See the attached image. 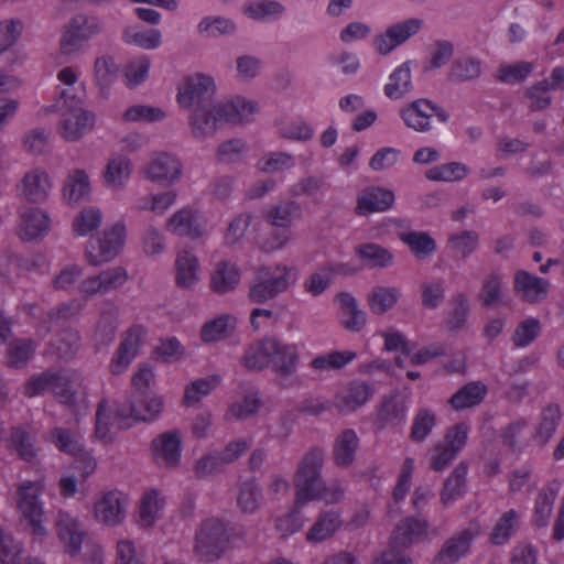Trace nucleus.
<instances>
[{"label": "nucleus", "instance_id": "5", "mask_svg": "<svg viewBox=\"0 0 564 564\" xmlns=\"http://www.w3.org/2000/svg\"><path fill=\"white\" fill-rule=\"evenodd\" d=\"M101 20L91 14L77 13L64 25L58 43L59 56H73L79 53L85 44L101 33Z\"/></svg>", "mask_w": 564, "mask_h": 564}, {"label": "nucleus", "instance_id": "27", "mask_svg": "<svg viewBox=\"0 0 564 564\" xmlns=\"http://www.w3.org/2000/svg\"><path fill=\"white\" fill-rule=\"evenodd\" d=\"M395 200L393 191L383 187H367L357 197L356 213L369 215L386 212L392 207Z\"/></svg>", "mask_w": 564, "mask_h": 564}, {"label": "nucleus", "instance_id": "51", "mask_svg": "<svg viewBox=\"0 0 564 564\" xmlns=\"http://www.w3.org/2000/svg\"><path fill=\"white\" fill-rule=\"evenodd\" d=\"M119 326V307L109 302L100 313L99 321L96 326V338L102 345L110 344L117 333Z\"/></svg>", "mask_w": 564, "mask_h": 564}, {"label": "nucleus", "instance_id": "22", "mask_svg": "<svg viewBox=\"0 0 564 564\" xmlns=\"http://www.w3.org/2000/svg\"><path fill=\"white\" fill-rule=\"evenodd\" d=\"M55 528L64 551L70 556L78 555L86 536V532L78 518L66 511H58Z\"/></svg>", "mask_w": 564, "mask_h": 564}, {"label": "nucleus", "instance_id": "16", "mask_svg": "<svg viewBox=\"0 0 564 564\" xmlns=\"http://www.w3.org/2000/svg\"><path fill=\"white\" fill-rule=\"evenodd\" d=\"M480 523L471 521L466 528L454 533L444 542L435 555L433 564H456L468 554L473 541L480 534Z\"/></svg>", "mask_w": 564, "mask_h": 564}, {"label": "nucleus", "instance_id": "33", "mask_svg": "<svg viewBox=\"0 0 564 564\" xmlns=\"http://www.w3.org/2000/svg\"><path fill=\"white\" fill-rule=\"evenodd\" d=\"M435 105L427 99H417L401 109V118L406 127L417 132L431 129V119L434 117Z\"/></svg>", "mask_w": 564, "mask_h": 564}, {"label": "nucleus", "instance_id": "3", "mask_svg": "<svg viewBox=\"0 0 564 564\" xmlns=\"http://www.w3.org/2000/svg\"><path fill=\"white\" fill-rule=\"evenodd\" d=\"M324 453L319 448L310 451L299 465L294 477L295 506L302 508L306 503L319 499L327 505L336 503L344 497L339 484L326 485L321 479Z\"/></svg>", "mask_w": 564, "mask_h": 564}, {"label": "nucleus", "instance_id": "1", "mask_svg": "<svg viewBox=\"0 0 564 564\" xmlns=\"http://www.w3.org/2000/svg\"><path fill=\"white\" fill-rule=\"evenodd\" d=\"M45 391H51L59 403L68 406L74 412L77 423L89 411L83 378L76 371H45L31 377L24 388L28 397H36Z\"/></svg>", "mask_w": 564, "mask_h": 564}, {"label": "nucleus", "instance_id": "7", "mask_svg": "<svg viewBox=\"0 0 564 564\" xmlns=\"http://www.w3.org/2000/svg\"><path fill=\"white\" fill-rule=\"evenodd\" d=\"M228 543L226 524L220 519H206L196 530L194 552L200 561L214 562L226 553Z\"/></svg>", "mask_w": 564, "mask_h": 564}, {"label": "nucleus", "instance_id": "38", "mask_svg": "<svg viewBox=\"0 0 564 564\" xmlns=\"http://www.w3.org/2000/svg\"><path fill=\"white\" fill-rule=\"evenodd\" d=\"M276 348L272 352L271 367L280 378L292 375L299 365L300 355L296 344H288L275 339Z\"/></svg>", "mask_w": 564, "mask_h": 564}, {"label": "nucleus", "instance_id": "63", "mask_svg": "<svg viewBox=\"0 0 564 564\" xmlns=\"http://www.w3.org/2000/svg\"><path fill=\"white\" fill-rule=\"evenodd\" d=\"M301 216V207L295 202H284L264 212L265 219L275 227L286 229L294 219Z\"/></svg>", "mask_w": 564, "mask_h": 564}, {"label": "nucleus", "instance_id": "30", "mask_svg": "<svg viewBox=\"0 0 564 564\" xmlns=\"http://www.w3.org/2000/svg\"><path fill=\"white\" fill-rule=\"evenodd\" d=\"M550 289L547 280L520 270L514 275V290L528 303H539L546 299Z\"/></svg>", "mask_w": 564, "mask_h": 564}, {"label": "nucleus", "instance_id": "12", "mask_svg": "<svg viewBox=\"0 0 564 564\" xmlns=\"http://www.w3.org/2000/svg\"><path fill=\"white\" fill-rule=\"evenodd\" d=\"M163 409V400L156 394L133 393L132 400L117 406V420L120 426H131L135 422H152Z\"/></svg>", "mask_w": 564, "mask_h": 564}, {"label": "nucleus", "instance_id": "24", "mask_svg": "<svg viewBox=\"0 0 564 564\" xmlns=\"http://www.w3.org/2000/svg\"><path fill=\"white\" fill-rule=\"evenodd\" d=\"M48 213L39 207H30L21 213L17 235L23 241H35L45 237L51 229Z\"/></svg>", "mask_w": 564, "mask_h": 564}, {"label": "nucleus", "instance_id": "26", "mask_svg": "<svg viewBox=\"0 0 564 564\" xmlns=\"http://www.w3.org/2000/svg\"><path fill=\"white\" fill-rule=\"evenodd\" d=\"M373 394V387L361 380H352L341 386L335 395L336 408L341 413H349L358 410Z\"/></svg>", "mask_w": 564, "mask_h": 564}, {"label": "nucleus", "instance_id": "40", "mask_svg": "<svg viewBox=\"0 0 564 564\" xmlns=\"http://www.w3.org/2000/svg\"><path fill=\"white\" fill-rule=\"evenodd\" d=\"M337 301L341 307L340 324L349 332H360L367 323V314L359 308L356 297L350 293L341 292L337 295Z\"/></svg>", "mask_w": 564, "mask_h": 564}, {"label": "nucleus", "instance_id": "57", "mask_svg": "<svg viewBox=\"0 0 564 564\" xmlns=\"http://www.w3.org/2000/svg\"><path fill=\"white\" fill-rule=\"evenodd\" d=\"M411 87L410 63L405 62L390 74L388 83L384 85V94L390 99H399L409 93Z\"/></svg>", "mask_w": 564, "mask_h": 564}, {"label": "nucleus", "instance_id": "19", "mask_svg": "<svg viewBox=\"0 0 564 564\" xmlns=\"http://www.w3.org/2000/svg\"><path fill=\"white\" fill-rule=\"evenodd\" d=\"M127 280V270L122 267H113L82 279L78 292L85 299L105 295L122 286Z\"/></svg>", "mask_w": 564, "mask_h": 564}, {"label": "nucleus", "instance_id": "59", "mask_svg": "<svg viewBox=\"0 0 564 564\" xmlns=\"http://www.w3.org/2000/svg\"><path fill=\"white\" fill-rule=\"evenodd\" d=\"M84 278V268L75 262L63 264L52 278V285L57 291L70 292L78 290V284Z\"/></svg>", "mask_w": 564, "mask_h": 564}, {"label": "nucleus", "instance_id": "4", "mask_svg": "<svg viewBox=\"0 0 564 564\" xmlns=\"http://www.w3.org/2000/svg\"><path fill=\"white\" fill-rule=\"evenodd\" d=\"M299 279V270L294 265L278 263L261 267L257 280L250 285L249 300L253 303H264L285 292Z\"/></svg>", "mask_w": 564, "mask_h": 564}, {"label": "nucleus", "instance_id": "44", "mask_svg": "<svg viewBox=\"0 0 564 564\" xmlns=\"http://www.w3.org/2000/svg\"><path fill=\"white\" fill-rule=\"evenodd\" d=\"M552 82L542 80L538 85L532 86L528 90V98L530 99V108L532 110H540L547 107L551 102L549 91L551 89H558L564 87V68L555 67L552 72Z\"/></svg>", "mask_w": 564, "mask_h": 564}, {"label": "nucleus", "instance_id": "25", "mask_svg": "<svg viewBox=\"0 0 564 564\" xmlns=\"http://www.w3.org/2000/svg\"><path fill=\"white\" fill-rule=\"evenodd\" d=\"M166 499L163 492L155 488L142 492L135 507V521L142 529L152 528L163 516Z\"/></svg>", "mask_w": 564, "mask_h": 564}, {"label": "nucleus", "instance_id": "35", "mask_svg": "<svg viewBox=\"0 0 564 564\" xmlns=\"http://www.w3.org/2000/svg\"><path fill=\"white\" fill-rule=\"evenodd\" d=\"M198 258L187 249L180 250L175 259V280L182 289H193L199 281Z\"/></svg>", "mask_w": 564, "mask_h": 564}, {"label": "nucleus", "instance_id": "10", "mask_svg": "<svg viewBox=\"0 0 564 564\" xmlns=\"http://www.w3.org/2000/svg\"><path fill=\"white\" fill-rule=\"evenodd\" d=\"M55 107H45L41 109V113L45 115ZM58 107L62 110L58 132L66 141H77L93 130L96 116L83 106V101L80 104L62 105Z\"/></svg>", "mask_w": 564, "mask_h": 564}, {"label": "nucleus", "instance_id": "13", "mask_svg": "<svg viewBox=\"0 0 564 564\" xmlns=\"http://www.w3.org/2000/svg\"><path fill=\"white\" fill-rule=\"evenodd\" d=\"M53 188V177L41 166H35L24 172L15 185L18 197L23 202L32 204L46 202Z\"/></svg>", "mask_w": 564, "mask_h": 564}, {"label": "nucleus", "instance_id": "28", "mask_svg": "<svg viewBox=\"0 0 564 564\" xmlns=\"http://www.w3.org/2000/svg\"><path fill=\"white\" fill-rule=\"evenodd\" d=\"M91 185L87 172L83 169L70 170L64 181L62 195L69 206H78L90 197Z\"/></svg>", "mask_w": 564, "mask_h": 564}, {"label": "nucleus", "instance_id": "6", "mask_svg": "<svg viewBox=\"0 0 564 564\" xmlns=\"http://www.w3.org/2000/svg\"><path fill=\"white\" fill-rule=\"evenodd\" d=\"M43 480H25L17 490V505L22 519L28 522L35 535H46L45 513L41 496L43 494Z\"/></svg>", "mask_w": 564, "mask_h": 564}, {"label": "nucleus", "instance_id": "29", "mask_svg": "<svg viewBox=\"0 0 564 564\" xmlns=\"http://www.w3.org/2000/svg\"><path fill=\"white\" fill-rule=\"evenodd\" d=\"M57 99L54 106L80 104L78 87H82L80 73L74 66H64L56 73Z\"/></svg>", "mask_w": 564, "mask_h": 564}, {"label": "nucleus", "instance_id": "43", "mask_svg": "<svg viewBox=\"0 0 564 564\" xmlns=\"http://www.w3.org/2000/svg\"><path fill=\"white\" fill-rule=\"evenodd\" d=\"M341 523L339 512L324 511L306 532V541L313 544L322 543L332 538L341 527Z\"/></svg>", "mask_w": 564, "mask_h": 564}, {"label": "nucleus", "instance_id": "14", "mask_svg": "<svg viewBox=\"0 0 564 564\" xmlns=\"http://www.w3.org/2000/svg\"><path fill=\"white\" fill-rule=\"evenodd\" d=\"M165 230L178 237L196 240L207 232V218L199 208L184 206L170 216Z\"/></svg>", "mask_w": 564, "mask_h": 564}, {"label": "nucleus", "instance_id": "64", "mask_svg": "<svg viewBox=\"0 0 564 564\" xmlns=\"http://www.w3.org/2000/svg\"><path fill=\"white\" fill-rule=\"evenodd\" d=\"M165 111L156 106L135 104L128 107L122 113L123 122L152 123L165 119Z\"/></svg>", "mask_w": 564, "mask_h": 564}, {"label": "nucleus", "instance_id": "31", "mask_svg": "<svg viewBox=\"0 0 564 564\" xmlns=\"http://www.w3.org/2000/svg\"><path fill=\"white\" fill-rule=\"evenodd\" d=\"M354 272L355 270L348 264H327L311 273L305 279L303 286L306 293L318 296L330 286L336 274L347 275Z\"/></svg>", "mask_w": 564, "mask_h": 564}, {"label": "nucleus", "instance_id": "9", "mask_svg": "<svg viewBox=\"0 0 564 564\" xmlns=\"http://www.w3.org/2000/svg\"><path fill=\"white\" fill-rule=\"evenodd\" d=\"M215 89L216 86L212 76L197 73L183 79L178 86L176 100L181 108H194L191 119L199 109L210 112V107L214 104L210 98Z\"/></svg>", "mask_w": 564, "mask_h": 564}, {"label": "nucleus", "instance_id": "45", "mask_svg": "<svg viewBox=\"0 0 564 564\" xmlns=\"http://www.w3.org/2000/svg\"><path fill=\"white\" fill-rule=\"evenodd\" d=\"M562 488V481L554 479L539 492L534 505V522L538 527H545L553 511L554 500Z\"/></svg>", "mask_w": 564, "mask_h": 564}, {"label": "nucleus", "instance_id": "49", "mask_svg": "<svg viewBox=\"0 0 564 564\" xmlns=\"http://www.w3.org/2000/svg\"><path fill=\"white\" fill-rule=\"evenodd\" d=\"M356 256L371 269L387 268L392 264V252L373 242L361 243L355 248Z\"/></svg>", "mask_w": 564, "mask_h": 564}, {"label": "nucleus", "instance_id": "8", "mask_svg": "<svg viewBox=\"0 0 564 564\" xmlns=\"http://www.w3.org/2000/svg\"><path fill=\"white\" fill-rule=\"evenodd\" d=\"M126 238L127 226L123 221H117L106 228L101 236L87 242L85 256L88 263L99 267L112 261L123 249Z\"/></svg>", "mask_w": 564, "mask_h": 564}, {"label": "nucleus", "instance_id": "52", "mask_svg": "<svg viewBox=\"0 0 564 564\" xmlns=\"http://www.w3.org/2000/svg\"><path fill=\"white\" fill-rule=\"evenodd\" d=\"M151 58L148 55H139L127 61L122 69L123 83L128 88L142 85L149 77Z\"/></svg>", "mask_w": 564, "mask_h": 564}, {"label": "nucleus", "instance_id": "55", "mask_svg": "<svg viewBox=\"0 0 564 564\" xmlns=\"http://www.w3.org/2000/svg\"><path fill=\"white\" fill-rule=\"evenodd\" d=\"M221 380L219 375H210L191 381L184 390V403L186 405L198 403L209 395L221 383Z\"/></svg>", "mask_w": 564, "mask_h": 564}, {"label": "nucleus", "instance_id": "23", "mask_svg": "<svg viewBox=\"0 0 564 564\" xmlns=\"http://www.w3.org/2000/svg\"><path fill=\"white\" fill-rule=\"evenodd\" d=\"M423 25V20L412 18L389 26L375 40V45L380 54L387 55L394 48L415 35Z\"/></svg>", "mask_w": 564, "mask_h": 564}, {"label": "nucleus", "instance_id": "18", "mask_svg": "<svg viewBox=\"0 0 564 564\" xmlns=\"http://www.w3.org/2000/svg\"><path fill=\"white\" fill-rule=\"evenodd\" d=\"M469 427L458 423L446 431L444 442L436 445L432 453L431 468L441 471L462 452L468 440Z\"/></svg>", "mask_w": 564, "mask_h": 564}, {"label": "nucleus", "instance_id": "48", "mask_svg": "<svg viewBox=\"0 0 564 564\" xmlns=\"http://www.w3.org/2000/svg\"><path fill=\"white\" fill-rule=\"evenodd\" d=\"M122 39L124 43L147 51H153L162 44V33L158 29L131 25L124 29Z\"/></svg>", "mask_w": 564, "mask_h": 564}, {"label": "nucleus", "instance_id": "54", "mask_svg": "<svg viewBox=\"0 0 564 564\" xmlns=\"http://www.w3.org/2000/svg\"><path fill=\"white\" fill-rule=\"evenodd\" d=\"M486 394V384L480 381H473L453 394L449 402L455 410H464L479 404Z\"/></svg>", "mask_w": 564, "mask_h": 564}, {"label": "nucleus", "instance_id": "58", "mask_svg": "<svg viewBox=\"0 0 564 564\" xmlns=\"http://www.w3.org/2000/svg\"><path fill=\"white\" fill-rule=\"evenodd\" d=\"M468 468L464 463L458 464L446 479L441 492V501L444 506L453 503L460 498L465 491V482Z\"/></svg>", "mask_w": 564, "mask_h": 564}, {"label": "nucleus", "instance_id": "50", "mask_svg": "<svg viewBox=\"0 0 564 564\" xmlns=\"http://www.w3.org/2000/svg\"><path fill=\"white\" fill-rule=\"evenodd\" d=\"M118 65L112 56L104 55L97 57L94 63V82L102 96L109 93L110 87L117 79Z\"/></svg>", "mask_w": 564, "mask_h": 564}, {"label": "nucleus", "instance_id": "53", "mask_svg": "<svg viewBox=\"0 0 564 564\" xmlns=\"http://www.w3.org/2000/svg\"><path fill=\"white\" fill-rule=\"evenodd\" d=\"M383 338V349L388 352H401L402 356L395 358V365L404 367V357L409 356L413 349L412 343L406 336L394 327H389L378 333Z\"/></svg>", "mask_w": 564, "mask_h": 564}, {"label": "nucleus", "instance_id": "2", "mask_svg": "<svg viewBox=\"0 0 564 564\" xmlns=\"http://www.w3.org/2000/svg\"><path fill=\"white\" fill-rule=\"evenodd\" d=\"M259 110L258 102L243 96H235L217 101L210 112L199 109L189 120V128L195 138L204 139L214 134L223 124H245L253 120Z\"/></svg>", "mask_w": 564, "mask_h": 564}, {"label": "nucleus", "instance_id": "39", "mask_svg": "<svg viewBox=\"0 0 564 564\" xmlns=\"http://www.w3.org/2000/svg\"><path fill=\"white\" fill-rule=\"evenodd\" d=\"M241 270L230 261H220L210 275V289L218 294L234 291L240 283Z\"/></svg>", "mask_w": 564, "mask_h": 564}, {"label": "nucleus", "instance_id": "42", "mask_svg": "<svg viewBox=\"0 0 564 564\" xmlns=\"http://www.w3.org/2000/svg\"><path fill=\"white\" fill-rule=\"evenodd\" d=\"M119 429H126L127 426H120L117 420V408L112 410L109 402L104 399L99 402L96 411L95 420V437L105 444H110L116 438V432L113 426Z\"/></svg>", "mask_w": 564, "mask_h": 564}, {"label": "nucleus", "instance_id": "34", "mask_svg": "<svg viewBox=\"0 0 564 564\" xmlns=\"http://www.w3.org/2000/svg\"><path fill=\"white\" fill-rule=\"evenodd\" d=\"M275 348V338L273 337L256 340L247 346L240 362L249 370H262L271 366L272 352Z\"/></svg>", "mask_w": 564, "mask_h": 564}, {"label": "nucleus", "instance_id": "20", "mask_svg": "<svg viewBox=\"0 0 564 564\" xmlns=\"http://www.w3.org/2000/svg\"><path fill=\"white\" fill-rule=\"evenodd\" d=\"M430 525L426 519L421 517H406L393 529L390 536V546L397 550H405L414 544L430 540Z\"/></svg>", "mask_w": 564, "mask_h": 564}, {"label": "nucleus", "instance_id": "56", "mask_svg": "<svg viewBox=\"0 0 564 564\" xmlns=\"http://www.w3.org/2000/svg\"><path fill=\"white\" fill-rule=\"evenodd\" d=\"M102 223V212L99 207L87 206L73 219L72 230L77 237H87L96 231Z\"/></svg>", "mask_w": 564, "mask_h": 564}, {"label": "nucleus", "instance_id": "47", "mask_svg": "<svg viewBox=\"0 0 564 564\" xmlns=\"http://www.w3.org/2000/svg\"><path fill=\"white\" fill-rule=\"evenodd\" d=\"M397 235L417 259H425L436 250V241L425 231L400 229Z\"/></svg>", "mask_w": 564, "mask_h": 564}, {"label": "nucleus", "instance_id": "21", "mask_svg": "<svg viewBox=\"0 0 564 564\" xmlns=\"http://www.w3.org/2000/svg\"><path fill=\"white\" fill-rule=\"evenodd\" d=\"M151 455L161 467H176L182 457V435L178 431H167L151 442Z\"/></svg>", "mask_w": 564, "mask_h": 564}, {"label": "nucleus", "instance_id": "36", "mask_svg": "<svg viewBox=\"0 0 564 564\" xmlns=\"http://www.w3.org/2000/svg\"><path fill=\"white\" fill-rule=\"evenodd\" d=\"M261 406L260 393L252 388H242L229 402L227 419L245 420L258 413Z\"/></svg>", "mask_w": 564, "mask_h": 564}, {"label": "nucleus", "instance_id": "61", "mask_svg": "<svg viewBox=\"0 0 564 564\" xmlns=\"http://www.w3.org/2000/svg\"><path fill=\"white\" fill-rule=\"evenodd\" d=\"M357 354L352 350H330L317 355L311 361V367L318 371L339 370L355 360Z\"/></svg>", "mask_w": 564, "mask_h": 564}, {"label": "nucleus", "instance_id": "11", "mask_svg": "<svg viewBox=\"0 0 564 564\" xmlns=\"http://www.w3.org/2000/svg\"><path fill=\"white\" fill-rule=\"evenodd\" d=\"M130 496L117 488L99 492L93 505L95 520L108 527H117L127 518Z\"/></svg>", "mask_w": 564, "mask_h": 564}, {"label": "nucleus", "instance_id": "15", "mask_svg": "<svg viewBox=\"0 0 564 564\" xmlns=\"http://www.w3.org/2000/svg\"><path fill=\"white\" fill-rule=\"evenodd\" d=\"M142 173L147 180L153 183L173 185L182 178L183 164L177 155L158 151L151 154Z\"/></svg>", "mask_w": 564, "mask_h": 564}, {"label": "nucleus", "instance_id": "37", "mask_svg": "<svg viewBox=\"0 0 564 564\" xmlns=\"http://www.w3.org/2000/svg\"><path fill=\"white\" fill-rule=\"evenodd\" d=\"M561 419L562 409L560 404L550 403L545 405L535 421L531 437L539 444H546L556 432Z\"/></svg>", "mask_w": 564, "mask_h": 564}, {"label": "nucleus", "instance_id": "60", "mask_svg": "<svg viewBox=\"0 0 564 564\" xmlns=\"http://www.w3.org/2000/svg\"><path fill=\"white\" fill-rule=\"evenodd\" d=\"M359 445V438L354 430H345L340 433L334 445V457L338 466H348L355 458Z\"/></svg>", "mask_w": 564, "mask_h": 564}, {"label": "nucleus", "instance_id": "17", "mask_svg": "<svg viewBox=\"0 0 564 564\" xmlns=\"http://www.w3.org/2000/svg\"><path fill=\"white\" fill-rule=\"evenodd\" d=\"M148 329L140 324L129 327L121 336L119 347L110 361L112 373L124 372L145 344Z\"/></svg>", "mask_w": 564, "mask_h": 564}, {"label": "nucleus", "instance_id": "62", "mask_svg": "<svg viewBox=\"0 0 564 564\" xmlns=\"http://www.w3.org/2000/svg\"><path fill=\"white\" fill-rule=\"evenodd\" d=\"M177 199V192L175 189H167L149 194L139 199L137 208L141 212H152L155 215L165 214Z\"/></svg>", "mask_w": 564, "mask_h": 564}, {"label": "nucleus", "instance_id": "41", "mask_svg": "<svg viewBox=\"0 0 564 564\" xmlns=\"http://www.w3.org/2000/svg\"><path fill=\"white\" fill-rule=\"evenodd\" d=\"M237 326V318L232 314H220L205 322L200 328L199 337L205 344H213L230 337Z\"/></svg>", "mask_w": 564, "mask_h": 564}, {"label": "nucleus", "instance_id": "46", "mask_svg": "<svg viewBox=\"0 0 564 564\" xmlns=\"http://www.w3.org/2000/svg\"><path fill=\"white\" fill-rule=\"evenodd\" d=\"M402 293L397 286L376 285L367 294V304L376 315H382L392 310Z\"/></svg>", "mask_w": 564, "mask_h": 564}, {"label": "nucleus", "instance_id": "32", "mask_svg": "<svg viewBox=\"0 0 564 564\" xmlns=\"http://www.w3.org/2000/svg\"><path fill=\"white\" fill-rule=\"evenodd\" d=\"M132 174V162L126 154H113L105 165L102 182L111 189L124 188Z\"/></svg>", "mask_w": 564, "mask_h": 564}]
</instances>
